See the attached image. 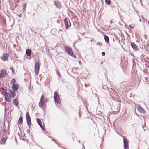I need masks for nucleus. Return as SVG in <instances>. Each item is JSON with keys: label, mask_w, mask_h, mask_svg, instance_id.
<instances>
[{"label": "nucleus", "mask_w": 149, "mask_h": 149, "mask_svg": "<svg viewBox=\"0 0 149 149\" xmlns=\"http://www.w3.org/2000/svg\"><path fill=\"white\" fill-rule=\"evenodd\" d=\"M64 24L65 26V28L67 29H68L70 27V26L68 24V21L66 19H64Z\"/></svg>", "instance_id": "obj_15"}, {"label": "nucleus", "mask_w": 149, "mask_h": 149, "mask_svg": "<svg viewBox=\"0 0 149 149\" xmlns=\"http://www.w3.org/2000/svg\"><path fill=\"white\" fill-rule=\"evenodd\" d=\"M131 46L132 48L135 51H137L138 48L137 46L134 43L132 42L131 44Z\"/></svg>", "instance_id": "obj_13"}, {"label": "nucleus", "mask_w": 149, "mask_h": 149, "mask_svg": "<svg viewBox=\"0 0 149 149\" xmlns=\"http://www.w3.org/2000/svg\"><path fill=\"white\" fill-rule=\"evenodd\" d=\"M26 4H24L23 6V9L24 10V11H25V9L26 8Z\"/></svg>", "instance_id": "obj_25"}, {"label": "nucleus", "mask_w": 149, "mask_h": 149, "mask_svg": "<svg viewBox=\"0 0 149 149\" xmlns=\"http://www.w3.org/2000/svg\"><path fill=\"white\" fill-rule=\"evenodd\" d=\"M148 24L149 25V21L148 22Z\"/></svg>", "instance_id": "obj_31"}, {"label": "nucleus", "mask_w": 149, "mask_h": 149, "mask_svg": "<svg viewBox=\"0 0 149 149\" xmlns=\"http://www.w3.org/2000/svg\"><path fill=\"white\" fill-rule=\"evenodd\" d=\"M35 72L36 75H37L38 74L40 66L38 63H36L35 65Z\"/></svg>", "instance_id": "obj_3"}, {"label": "nucleus", "mask_w": 149, "mask_h": 149, "mask_svg": "<svg viewBox=\"0 0 149 149\" xmlns=\"http://www.w3.org/2000/svg\"><path fill=\"white\" fill-rule=\"evenodd\" d=\"M65 49L68 53V54L74 58H76V56L72 51V50L70 47L66 46L65 47Z\"/></svg>", "instance_id": "obj_2"}, {"label": "nucleus", "mask_w": 149, "mask_h": 149, "mask_svg": "<svg viewBox=\"0 0 149 149\" xmlns=\"http://www.w3.org/2000/svg\"><path fill=\"white\" fill-rule=\"evenodd\" d=\"M26 119L27 124L29 126L31 124V119L29 113H27L26 114Z\"/></svg>", "instance_id": "obj_5"}, {"label": "nucleus", "mask_w": 149, "mask_h": 149, "mask_svg": "<svg viewBox=\"0 0 149 149\" xmlns=\"http://www.w3.org/2000/svg\"><path fill=\"white\" fill-rule=\"evenodd\" d=\"M18 16H19V18L21 17H22V14H20Z\"/></svg>", "instance_id": "obj_28"}, {"label": "nucleus", "mask_w": 149, "mask_h": 149, "mask_svg": "<svg viewBox=\"0 0 149 149\" xmlns=\"http://www.w3.org/2000/svg\"><path fill=\"white\" fill-rule=\"evenodd\" d=\"M79 63L80 64L81 63V61H79Z\"/></svg>", "instance_id": "obj_30"}, {"label": "nucleus", "mask_w": 149, "mask_h": 149, "mask_svg": "<svg viewBox=\"0 0 149 149\" xmlns=\"http://www.w3.org/2000/svg\"><path fill=\"white\" fill-rule=\"evenodd\" d=\"M16 82V80L15 79H12V80L11 81L10 83L12 84H15V83Z\"/></svg>", "instance_id": "obj_22"}, {"label": "nucleus", "mask_w": 149, "mask_h": 149, "mask_svg": "<svg viewBox=\"0 0 149 149\" xmlns=\"http://www.w3.org/2000/svg\"><path fill=\"white\" fill-rule=\"evenodd\" d=\"M26 54L28 56H30L31 55V51L29 49H28L26 50Z\"/></svg>", "instance_id": "obj_16"}, {"label": "nucleus", "mask_w": 149, "mask_h": 149, "mask_svg": "<svg viewBox=\"0 0 149 149\" xmlns=\"http://www.w3.org/2000/svg\"><path fill=\"white\" fill-rule=\"evenodd\" d=\"M4 96L6 100V101L9 102L10 101L11 99V97L10 95L8 94L7 93L4 94Z\"/></svg>", "instance_id": "obj_9"}, {"label": "nucleus", "mask_w": 149, "mask_h": 149, "mask_svg": "<svg viewBox=\"0 0 149 149\" xmlns=\"http://www.w3.org/2000/svg\"><path fill=\"white\" fill-rule=\"evenodd\" d=\"M6 74V71L4 69L1 70V72L0 73V78H2L5 76Z\"/></svg>", "instance_id": "obj_10"}, {"label": "nucleus", "mask_w": 149, "mask_h": 149, "mask_svg": "<svg viewBox=\"0 0 149 149\" xmlns=\"http://www.w3.org/2000/svg\"><path fill=\"white\" fill-rule=\"evenodd\" d=\"M136 108L138 111L140 113H144L145 111L143 108L139 105H137L136 106Z\"/></svg>", "instance_id": "obj_7"}, {"label": "nucleus", "mask_w": 149, "mask_h": 149, "mask_svg": "<svg viewBox=\"0 0 149 149\" xmlns=\"http://www.w3.org/2000/svg\"><path fill=\"white\" fill-rule=\"evenodd\" d=\"M104 38L105 41L107 43H109V38L107 36L105 35L104 36Z\"/></svg>", "instance_id": "obj_19"}, {"label": "nucleus", "mask_w": 149, "mask_h": 149, "mask_svg": "<svg viewBox=\"0 0 149 149\" xmlns=\"http://www.w3.org/2000/svg\"><path fill=\"white\" fill-rule=\"evenodd\" d=\"M106 3L108 5H109L110 4L111 2L110 0H105Z\"/></svg>", "instance_id": "obj_24"}, {"label": "nucleus", "mask_w": 149, "mask_h": 149, "mask_svg": "<svg viewBox=\"0 0 149 149\" xmlns=\"http://www.w3.org/2000/svg\"><path fill=\"white\" fill-rule=\"evenodd\" d=\"M123 146L124 149H129V144L127 139L125 138L123 139Z\"/></svg>", "instance_id": "obj_4"}, {"label": "nucleus", "mask_w": 149, "mask_h": 149, "mask_svg": "<svg viewBox=\"0 0 149 149\" xmlns=\"http://www.w3.org/2000/svg\"><path fill=\"white\" fill-rule=\"evenodd\" d=\"M129 27L130 28L132 29L133 28L134 26H132L131 25H129Z\"/></svg>", "instance_id": "obj_27"}, {"label": "nucleus", "mask_w": 149, "mask_h": 149, "mask_svg": "<svg viewBox=\"0 0 149 149\" xmlns=\"http://www.w3.org/2000/svg\"><path fill=\"white\" fill-rule=\"evenodd\" d=\"M56 71L58 75V76L59 77H61V75L59 72L57 70H56Z\"/></svg>", "instance_id": "obj_23"}, {"label": "nucleus", "mask_w": 149, "mask_h": 149, "mask_svg": "<svg viewBox=\"0 0 149 149\" xmlns=\"http://www.w3.org/2000/svg\"><path fill=\"white\" fill-rule=\"evenodd\" d=\"M37 122L40 127L43 130H44L45 128L42 126V123L40 120L39 118L37 119Z\"/></svg>", "instance_id": "obj_12"}, {"label": "nucleus", "mask_w": 149, "mask_h": 149, "mask_svg": "<svg viewBox=\"0 0 149 149\" xmlns=\"http://www.w3.org/2000/svg\"><path fill=\"white\" fill-rule=\"evenodd\" d=\"M19 88V85L17 84H14L12 86V88L14 91H17Z\"/></svg>", "instance_id": "obj_11"}, {"label": "nucleus", "mask_w": 149, "mask_h": 149, "mask_svg": "<svg viewBox=\"0 0 149 149\" xmlns=\"http://www.w3.org/2000/svg\"><path fill=\"white\" fill-rule=\"evenodd\" d=\"M13 103L17 107L18 105V101L16 99H15L13 100Z\"/></svg>", "instance_id": "obj_18"}, {"label": "nucleus", "mask_w": 149, "mask_h": 149, "mask_svg": "<svg viewBox=\"0 0 149 149\" xmlns=\"http://www.w3.org/2000/svg\"><path fill=\"white\" fill-rule=\"evenodd\" d=\"M10 68H11V70H12V71L13 72V68L12 67H11Z\"/></svg>", "instance_id": "obj_29"}, {"label": "nucleus", "mask_w": 149, "mask_h": 149, "mask_svg": "<svg viewBox=\"0 0 149 149\" xmlns=\"http://www.w3.org/2000/svg\"><path fill=\"white\" fill-rule=\"evenodd\" d=\"M7 138L5 139L4 138H2L0 141V144L4 145L6 143Z\"/></svg>", "instance_id": "obj_14"}, {"label": "nucleus", "mask_w": 149, "mask_h": 149, "mask_svg": "<svg viewBox=\"0 0 149 149\" xmlns=\"http://www.w3.org/2000/svg\"><path fill=\"white\" fill-rule=\"evenodd\" d=\"M54 99L55 102L58 104H60L61 101L60 96L56 91L55 92L54 95Z\"/></svg>", "instance_id": "obj_1"}, {"label": "nucleus", "mask_w": 149, "mask_h": 149, "mask_svg": "<svg viewBox=\"0 0 149 149\" xmlns=\"http://www.w3.org/2000/svg\"><path fill=\"white\" fill-rule=\"evenodd\" d=\"M10 93L12 95V97L13 98L16 96L15 93L13 91H10Z\"/></svg>", "instance_id": "obj_20"}, {"label": "nucleus", "mask_w": 149, "mask_h": 149, "mask_svg": "<svg viewBox=\"0 0 149 149\" xmlns=\"http://www.w3.org/2000/svg\"><path fill=\"white\" fill-rule=\"evenodd\" d=\"M55 4L58 8L59 9L61 8V6L59 2L57 1H55Z\"/></svg>", "instance_id": "obj_17"}, {"label": "nucleus", "mask_w": 149, "mask_h": 149, "mask_svg": "<svg viewBox=\"0 0 149 149\" xmlns=\"http://www.w3.org/2000/svg\"><path fill=\"white\" fill-rule=\"evenodd\" d=\"M44 102V96L43 95H42L40 98V100L39 103V106L40 107H42L43 105Z\"/></svg>", "instance_id": "obj_8"}, {"label": "nucleus", "mask_w": 149, "mask_h": 149, "mask_svg": "<svg viewBox=\"0 0 149 149\" xmlns=\"http://www.w3.org/2000/svg\"><path fill=\"white\" fill-rule=\"evenodd\" d=\"M18 123L19 124H21L23 123V118L22 117H20L19 120H18Z\"/></svg>", "instance_id": "obj_21"}, {"label": "nucleus", "mask_w": 149, "mask_h": 149, "mask_svg": "<svg viewBox=\"0 0 149 149\" xmlns=\"http://www.w3.org/2000/svg\"><path fill=\"white\" fill-rule=\"evenodd\" d=\"M8 54L7 53H4L2 56L1 57V58L3 60L7 61L8 60Z\"/></svg>", "instance_id": "obj_6"}, {"label": "nucleus", "mask_w": 149, "mask_h": 149, "mask_svg": "<svg viewBox=\"0 0 149 149\" xmlns=\"http://www.w3.org/2000/svg\"><path fill=\"white\" fill-rule=\"evenodd\" d=\"M102 55L103 56H104L105 55V53L104 52H102Z\"/></svg>", "instance_id": "obj_26"}, {"label": "nucleus", "mask_w": 149, "mask_h": 149, "mask_svg": "<svg viewBox=\"0 0 149 149\" xmlns=\"http://www.w3.org/2000/svg\"><path fill=\"white\" fill-rule=\"evenodd\" d=\"M52 141H54V139H52Z\"/></svg>", "instance_id": "obj_32"}]
</instances>
